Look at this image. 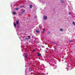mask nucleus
I'll use <instances>...</instances> for the list:
<instances>
[{"instance_id": "16", "label": "nucleus", "mask_w": 75, "mask_h": 75, "mask_svg": "<svg viewBox=\"0 0 75 75\" xmlns=\"http://www.w3.org/2000/svg\"><path fill=\"white\" fill-rule=\"evenodd\" d=\"M35 51V50H33V52H34Z\"/></svg>"}, {"instance_id": "4", "label": "nucleus", "mask_w": 75, "mask_h": 75, "mask_svg": "<svg viewBox=\"0 0 75 75\" xmlns=\"http://www.w3.org/2000/svg\"><path fill=\"white\" fill-rule=\"evenodd\" d=\"M30 8H32L33 7V5H30Z\"/></svg>"}, {"instance_id": "15", "label": "nucleus", "mask_w": 75, "mask_h": 75, "mask_svg": "<svg viewBox=\"0 0 75 75\" xmlns=\"http://www.w3.org/2000/svg\"><path fill=\"white\" fill-rule=\"evenodd\" d=\"M28 39V38H25V40H27Z\"/></svg>"}, {"instance_id": "21", "label": "nucleus", "mask_w": 75, "mask_h": 75, "mask_svg": "<svg viewBox=\"0 0 75 75\" xmlns=\"http://www.w3.org/2000/svg\"><path fill=\"white\" fill-rule=\"evenodd\" d=\"M35 18H36V16H35Z\"/></svg>"}, {"instance_id": "11", "label": "nucleus", "mask_w": 75, "mask_h": 75, "mask_svg": "<svg viewBox=\"0 0 75 75\" xmlns=\"http://www.w3.org/2000/svg\"><path fill=\"white\" fill-rule=\"evenodd\" d=\"M73 24L74 25H75V22L74 21L73 22Z\"/></svg>"}, {"instance_id": "22", "label": "nucleus", "mask_w": 75, "mask_h": 75, "mask_svg": "<svg viewBox=\"0 0 75 75\" xmlns=\"http://www.w3.org/2000/svg\"><path fill=\"white\" fill-rule=\"evenodd\" d=\"M31 71H33V70H31Z\"/></svg>"}, {"instance_id": "23", "label": "nucleus", "mask_w": 75, "mask_h": 75, "mask_svg": "<svg viewBox=\"0 0 75 75\" xmlns=\"http://www.w3.org/2000/svg\"><path fill=\"white\" fill-rule=\"evenodd\" d=\"M43 31H44V30Z\"/></svg>"}, {"instance_id": "20", "label": "nucleus", "mask_w": 75, "mask_h": 75, "mask_svg": "<svg viewBox=\"0 0 75 75\" xmlns=\"http://www.w3.org/2000/svg\"><path fill=\"white\" fill-rule=\"evenodd\" d=\"M42 74L43 75H44V73H42Z\"/></svg>"}, {"instance_id": "7", "label": "nucleus", "mask_w": 75, "mask_h": 75, "mask_svg": "<svg viewBox=\"0 0 75 75\" xmlns=\"http://www.w3.org/2000/svg\"><path fill=\"white\" fill-rule=\"evenodd\" d=\"M25 10H24L22 11V13H25Z\"/></svg>"}, {"instance_id": "19", "label": "nucleus", "mask_w": 75, "mask_h": 75, "mask_svg": "<svg viewBox=\"0 0 75 75\" xmlns=\"http://www.w3.org/2000/svg\"><path fill=\"white\" fill-rule=\"evenodd\" d=\"M69 14H71V12H69Z\"/></svg>"}, {"instance_id": "6", "label": "nucleus", "mask_w": 75, "mask_h": 75, "mask_svg": "<svg viewBox=\"0 0 75 75\" xmlns=\"http://www.w3.org/2000/svg\"><path fill=\"white\" fill-rule=\"evenodd\" d=\"M36 33H40V31L38 30H36Z\"/></svg>"}, {"instance_id": "8", "label": "nucleus", "mask_w": 75, "mask_h": 75, "mask_svg": "<svg viewBox=\"0 0 75 75\" xmlns=\"http://www.w3.org/2000/svg\"><path fill=\"white\" fill-rule=\"evenodd\" d=\"M70 42H73V40H71L70 41H69Z\"/></svg>"}, {"instance_id": "9", "label": "nucleus", "mask_w": 75, "mask_h": 75, "mask_svg": "<svg viewBox=\"0 0 75 75\" xmlns=\"http://www.w3.org/2000/svg\"><path fill=\"white\" fill-rule=\"evenodd\" d=\"M60 30L61 31H63V29H60Z\"/></svg>"}, {"instance_id": "1", "label": "nucleus", "mask_w": 75, "mask_h": 75, "mask_svg": "<svg viewBox=\"0 0 75 75\" xmlns=\"http://www.w3.org/2000/svg\"><path fill=\"white\" fill-rule=\"evenodd\" d=\"M43 18L44 19H45V20H47V17L45 16L43 17Z\"/></svg>"}, {"instance_id": "12", "label": "nucleus", "mask_w": 75, "mask_h": 75, "mask_svg": "<svg viewBox=\"0 0 75 75\" xmlns=\"http://www.w3.org/2000/svg\"><path fill=\"white\" fill-rule=\"evenodd\" d=\"M19 9V8H16V10H18Z\"/></svg>"}, {"instance_id": "10", "label": "nucleus", "mask_w": 75, "mask_h": 75, "mask_svg": "<svg viewBox=\"0 0 75 75\" xmlns=\"http://www.w3.org/2000/svg\"><path fill=\"white\" fill-rule=\"evenodd\" d=\"M13 24H14V26H15V27H16V23H13Z\"/></svg>"}, {"instance_id": "17", "label": "nucleus", "mask_w": 75, "mask_h": 75, "mask_svg": "<svg viewBox=\"0 0 75 75\" xmlns=\"http://www.w3.org/2000/svg\"><path fill=\"white\" fill-rule=\"evenodd\" d=\"M20 7H21V8H22V7H23V6H20Z\"/></svg>"}, {"instance_id": "14", "label": "nucleus", "mask_w": 75, "mask_h": 75, "mask_svg": "<svg viewBox=\"0 0 75 75\" xmlns=\"http://www.w3.org/2000/svg\"><path fill=\"white\" fill-rule=\"evenodd\" d=\"M28 38H29V39H30L31 38L30 37V36H29L28 37Z\"/></svg>"}, {"instance_id": "2", "label": "nucleus", "mask_w": 75, "mask_h": 75, "mask_svg": "<svg viewBox=\"0 0 75 75\" xmlns=\"http://www.w3.org/2000/svg\"><path fill=\"white\" fill-rule=\"evenodd\" d=\"M18 23H19V21L18 20L16 21V24L17 25H18Z\"/></svg>"}, {"instance_id": "13", "label": "nucleus", "mask_w": 75, "mask_h": 75, "mask_svg": "<svg viewBox=\"0 0 75 75\" xmlns=\"http://www.w3.org/2000/svg\"><path fill=\"white\" fill-rule=\"evenodd\" d=\"M13 14H16V12H14L13 13Z\"/></svg>"}, {"instance_id": "18", "label": "nucleus", "mask_w": 75, "mask_h": 75, "mask_svg": "<svg viewBox=\"0 0 75 75\" xmlns=\"http://www.w3.org/2000/svg\"><path fill=\"white\" fill-rule=\"evenodd\" d=\"M32 38H34V36H33L32 37Z\"/></svg>"}, {"instance_id": "3", "label": "nucleus", "mask_w": 75, "mask_h": 75, "mask_svg": "<svg viewBox=\"0 0 75 75\" xmlns=\"http://www.w3.org/2000/svg\"><path fill=\"white\" fill-rule=\"evenodd\" d=\"M25 57L26 58H27V57H28V55L25 54Z\"/></svg>"}, {"instance_id": "5", "label": "nucleus", "mask_w": 75, "mask_h": 75, "mask_svg": "<svg viewBox=\"0 0 75 75\" xmlns=\"http://www.w3.org/2000/svg\"><path fill=\"white\" fill-rule=\"evenodd\" d=\"M38 56L39 57H40L41 56V54H40L39 53H38Z\"/></svg>"}]
</instances>
